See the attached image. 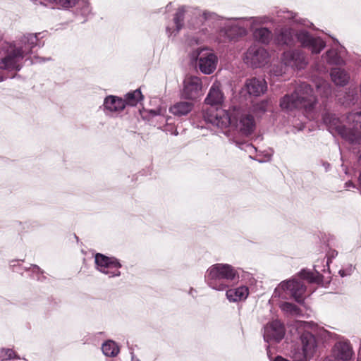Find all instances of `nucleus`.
<instances>
[{
  "mask_svg": "<svg viewBox=\"0 0 361 361\" xmlns=\"http://www.w3.org/2000/svg\"><path fill=\"white\" fill-rule=\"evenodd\" d=\"M202 31L204 33V32H205V31H207V29H205V30H204V29H202Z\"/></svg>",
  "mask_w": 361,
  "mask_h": 361,
  "instance_id": "obj_51",
  "label": "nucleus"
},
{
  "mask_svg": "<svg viewBox=\"0 0 361 361\" xmlns=\"http://www.w3.org/2000/svg\"><path fill=\"white\" fill-rule=\"evenodd\" d=\"M348 123H353V128H348L349 130L358 131L361 133V111L351 112L346 117Z\"/></svg>",
  "mask_w": 361,
  "mask_h": 361,
  "instance_id": "obj_29",
  "label": "nucleus"
},
{
  "mask_svg": "<svg viewBox=\"0 0 361 361\" xmlns=\"http://www.w3.org/2000/svg\"><path fill=\"white\" fill-rule=\"evenodd\" d=\"M149 114L152 115V116H157L159 114V112L157 111V110H151Z\"/></svg>",
  "mask_w": 361,
  "mask_h": 361,
  "instance_id": "obj_46",
  "label": "nucleus"
},
{
  "mask_svg": "<svg viewBox=\"0 0 361 361\" xmlns=\"http://www.w3.org/2000/svg\"><path fill=\"white\" fill-rule=\"evenodd\" d=\"M249 295V289L245 286H242L233 289L226 290V295L230 302H238L245 300Z\"/></svg>",
  "mask_w": 361,
  "mask_h": 361,
  "instance_id": "obj_25",
  "label": "nucleus"
},
{
  "mask_svg": "<svg viewBox=\"0 0 361 361\" xmlns=\"http://www.w3.org/2000/svg\"><path fill=\"white\" fill-rule=\"evenodd\" d=\"M359 161L361 162V153H360V157H359Z\"/></svg>",
  "mask_w": 361,
  "mask_h": 361,
  "instance_id": "obj_52",
  "label": "nucleus"
},
{
  "mask_svg": "<svg viewBox=\"0 0 361 361\" xmlns=\"http://www.w3.org/2000/svg\"><path fill=\"white\" fill-rule=\"evenodd\" d=\"M193 104L190 102H179L170 107V112L176 116H183L188 114L193 109Z\"/></svg>",
  "mask_w": 361,
  "mask_h": 361,
  "instance_id": "obj_26",
  "label": "nucleus"
},
{
  "mask_svg": "<svg viewBox=\"0 0 361 361\" xmlns=\"http://www.w3.org/2000/svg\"><path fill=\"white\" fill-rule=\"evenodd\" d=\"M23 58L13 49L9 48L6 56L1 60L0 68L7 71H20Z\"/></svg>",
  "mask_w": 361,
  "mask_h": 361,
  "instance_id": "obj_19",
  "label": "nucleus"
},
{
  "mask_svg": "<svg viewBox=\"0 0 361 361\" xmlns=\"http://www.w3.org/2000/svg\"><path fill=\"white\" fill-rule=\"evenodd\" d=\"M345 185V188L354 187V185L351 181L346 182Z\"/></svg>",
  "mask_w": 361,
  "mask_h": 361,
  "instance_id": "obj_45",
  "label": "nucleus"
},
{
  "mask_svg": "<svg viewBox=\"0 0 361 361\" xmlns=\"http://www.w3.org/2000/svg\"><path fill=\"white\" fill-rule=\"evenodd\" d=\"M224 100V95L220 89V84L214 82L211 86L204 102L211 106L221 105Z\"/></svg>",
  "mask_w": 361,
  "mask_h": 361,
  "instance_id": "obj_22",
  "label": "nucleus"
},
{
  "mask_svg": "<svg viewBox=\"0 0 361 361\" xmlns=\"http://www.w3.org/2000/svg\"><path fill=\"white\" fill-rule=\"evenodd\" d=\"M284 325L279 320L269 322L264 329V340L269 343H279L285 336Z\"/></svg>",
  "mask_w": 361,
  "mask_h": 361,
  "instance_id": "obj_14",
  "label": "nucleus"
},
{
  "mask_svg": "<svg viewBox=\"0 0 361 361\" xmlns=\"http://www.w3.org/2000/svg\"><path fill=\"white\" fill-rule=\"evenodd\" d=\"M345 52V49L342 46L336 49L332 48L322 55V59L329 65H344L343 55Z\"/></svg>",
  "mask_w": 361,
  "mask_h": 361,
  "instance_id": "obj_21",
  "label": "nucleus"
},
{
  "mask_svg": "<svg viewBox=\"0 0 361 361\" xmlns=\"http://www.w3.org/2000/svg\"><path fill=\"white\" fill-rule=\"evenodd\" d=\"M270 73L275 76H281L283 74L284 71L281 66H273L270 70Z\"/></svg>",
  "mask_w": 361,
  "mask_h": 361,
  "instance_id": "obj_40",
  "label": "nucleus"
},
{
  "mask_svg": "<svg viewBox=\"0 0 361 361\" xmlns=\"http://www.w3.org/2000/svg\"><path fill=\"white\" fill-rule=\"evenodd\" d=\"M295 39L302 47L311 50L312 54H319L326 47V42L321 37H315L305 30L295 33L291 28L283 27L275 31L274 40L277 45L291 47Z\"/></svg>",
  "mask_w": 361,
  "mask_h": 361,
  "instance_id": "obj_1",
  "label": "nucleus"
},
{
  "mask_svg": "<svg viewBox=\"0 0 361 361\" xmlns=\"http://www.w3.org/2000/svg\"><path fill=\"white\" fill-rule=\"evenodd\" d=\"M322 119L332 135L337 133L351 144L361 143V133L358 131L349 130L342 125L340 119L335 114L326 112L323 114Z\"/></svg>",
  "mask_w": 361,
  "mask_h": 361,
  "instance_id": "obj_4",
  "label": "nucleus"
},
{
  "mask_svg": "<svg viewBox=\"0 0 361 361\" xmlns=\"http://www.w3.org/2000/svg\"><path fill=\"white\" fill-rule=\"evenodd\" d=\"M104 111L109 112H120L126 107V102L121 97L109 95L105 97L103 104Z\"/></svg>",
  "mask_w": 361,
  "mask_h": 361,
  "instance_id": "obj_23",
  "label": "nucleus"
},
{
  "mask_svg": "<svg viewBox=\"0 0 361 361\" xmlns=\"http://www.w3.org/2000/svg\"><path fill=\"white\" fill-rule=\"evenodd\" d=\"M316 103L317 98L313 94L311 86L307 82H301L297 85L292 94H286L281 99L280 106L287 111L304 109L308 112Z\"/></svg>",
  "mask_w": 361,
  "mask_h": 361,
  "instance_id": "obj_2",
  "label": "nucleus"
},
{
  "mask_svg": "<svg viewBox=\"0 0 361 361\" xmlns=\"http://www.w3.org/2000/svg\"><path fill=\"white\" fill-rule=\"evenodd\" d=\"M281 60L286 66L299 70L305 68L307 63L304 54L298 50L283 52Z\"/></svg>",
  "mask_w": 361,
  "mask_h": 361,
  "instance_id": "obj_16",
  "label": "nucleus"
},
{
  "mask_svg": "<svg viewBox=\"0 0 361 361\" xmlns=\"http://www.w3.org/2000/svg\"><path fill=\"white\" fill-rule=\"evenodd\" d=\"M194 54H196L197 66L202 73L209 75L216 70L218 59L212 51L207 49H198Z\"/></svg>",
  "mask_w": 361,
  "mask_h": 361,
  "instance_id": "obj_10",
  "label": "nucleus"
},
{
  "mask_svg": "<svg viewBox=\"0 0 361 361\" xmlns=\"http://www.w3.org/2000/svg\"><path fill=\"white\" fill-rule=\"evenodd\" d=\"M94 262L97 269L109 278L118 277L121 274L120 269L122 264L115 257H107L103 254L97 253L94 256Z\"/></svg>",
  "mask_w": 361,
  "mask_h": 361,
  "instance_id": "obj_6",
  "label": "nucleus"
},
{
  "mask_svg": "<svg viewBox=\"0 0 361 361\" xmlns=\"http://www.w3.org/2000/svg\"><path fill=\"white\" fill-rule=\"evenodd\" d=\"M233 142L240 149H244V147H245V150H250V149L256 150V148L252 144L246 143V142H240L238 141H233Z\"/></svg>",
  "mask_w": 361,
  "mask_h": 361,
  "instance_id": "obj_41",
  "label": "nucleus"
},
{
  "mask_svg": "<svg viewBox=\"0 0 361 361\" xmlns=\"http://www.w3.org/2000/svg\"><path fill=\"white\" fill-rule=\"evenodd\" d=\"M231 124L234 125L236 130L244 135H250L255 128L254 117L236 108H233V109Z\"/></svg>",
  "mask_w": 361,
  "mask_h": 361,
  "instance_id": "obj_8",
  "label": "nucleus"
},
{
  "mask_svg": "<svg viewBox=\"0 0 361 361\" xmlns=\"http://www.w3.org/2000/svg\"><path fill=\"white\" fill-rule=\"evenodd\" d=\"M13 262H15L14 261L11 262V263H13ZM11 267H16V264H11Z\"/></svg>",
  "mask_w": 361,
  "mask_h": 361,
  "instance_id": "obj_48",
  "label": "nucleus"
},
{
  "mask_svg": "<svg viewBox=\"0 0 361 361\" xmlns=\"http://www.w3.org/2000/svg\"><path fill=\"white\" fill-rule=\"evenodd\" d=\"M338 255V252L336 250H330L327 254V261L326 266L324 267L323 269H319L318 264L314 265V271H312L308 269H302L299 272V276L302 279H305L307 281L310 283H322L324 281V276L321 273L323 271L324 273L329 272V264L331 262V260L335 258Z\"/></svg>",
  "mask_w": 361,
  "mask_h": 361,
  "instance_id": "obj_12",
  "label": "nucleus"
},
{
  "mask_svg": "<svg viewBox=\"0 0 361 361\" xmlns=\"http://www.w3.org/2000/svg\"><path fill=\"white\" fill-rule=\"evenodd\" d=\"M253 37L256 41L267 44L272 38V33L267 27H260L253 32Z\"/></svg>",
  "mask_w": 361,
  "mask_h": 361,
  "instance_id": "obj_28",
  "label": "nucleus"
},
{
  "mask_svg": "<svg viewBox=\"0 0 361 361\" xmlns=\"http://www.w3.org/2000/svg\"><path fill=\"white\" fill-rule=\"evenodd\" d=\"M28 269H31L33 273H42L40 268L35 264H31L30 267Z\"/></svg>",
  "mask_w": 361,
  "mask_h": 361,
  "instance_id": "obj_43",
  "label": "nucleus"
},
{
  "mask_svg": "<svg viewBox=\"0 0 361 361\" xmlns=\"http://www.w3.org/2000/svg\"><path fill=\"white\" fill-rule=\"evenodd\" d=\"M269 102L267 100H262L259 102L255 104L252 106V111L257 116L263 115L268 109Z\"/></svg>",
  "mask_w": 361,
  "mask_h": 361,
  "instance_id": "obj_36",
  "label": "nucleus"
},
{
  "mask_svg": "<svg viewBox=\"0 0 361 361\" xmlns=\"http://www.w3.org/2000/svg\"><path fill=\"white\" fill-rule=\"evenodd\" d=\"M249 22L251 23H263L257 17L231 18L225 23L221 32H224L225 35L229 39H233L235 37L245 35L249 26Z\"/></svg>",
  "mask_w": 361,
  "mask_h": 361,
  "instance_id": "obj_5",
  "label": "nucleus"
},
{
  "mask_svg": "<svg viewBox=\"0 0 361 361\" xmlns=\"http://www.w3.org/2000/svg\"><path fill=\"white\" fill-rule=\"evenodd\" d=\"M288 290L291 296L298 302H300L302 300V296L306 290V286L301 281L297 279H292L288 281H282L279 286L274 290L273 296L280 297L279 291Z\"/></svg>",
  "mask_w": 361,
  "mask_h": 361,
  "instance_id": "obj_13",
  "label": "nucleus"
},
{
  "mask_svg": "<svg viewBox=\"0 0 361 361\" xmlns=\"http://www.w3.org/2000/svg\"><path fill=\"white\" fill-rule=\"evenodd\" d=\"M35 60H36V61H35L36 63H42V62H45L47 61H50L51 58L50 57H49V58L36 57Z\"/></svg>",
  "mask_w": 361,
  "mask_h": 361,
  "instance_id": "obj_44",
  "label": "nucleus"
},
{
  "mask_svg": "<svg viewBox=\"0 0 361 361\" xmlns=\"http://www.w3.org/2000/svg\"><path fill=\"white\" fill-rule=\"evenodd\" d=\"M245 90L250 96L259 97L267 92V84L263 78H252L246 80Z\"/></svg>",
  "mask_w": 361,
  "mask_h": 361,
  "instance_id": "obj_20",
  "label": "nucleus"
},
{
  "mask_svg": "<svg viewBox=\"0 0 361 361\" xmlns=\"http://www.w3.org/2000/svg\"><path fill=\"white\" fill-rule=\"evenodd\" d=\"M103 353L108 357H115L119 353L117 344L113 341H107L102 346Z\"/></svg>",
  "mask_w": 361,
  "mask_h": 361,
  "instance_id": "obj_30",
  "label": "nucleus"
},
{
  "mask_svg": "<svg viewBox=\"0 0 361 361\" xmlns=\"http://www.w3.org/2000/svg\"><path fill=\"white\" fill-rule=\"evenodd\" d=\"M206 37H207L206 36L204 37H201L200 40L203 41L204 39V38H206Z\"/></svg>",
  "mask_w": 361,
  "mask_h": 361,
  "instance_id": "obj_49",
  "label": "nucleus"
},
{
  "mask_svg": "<svg viewBox=\"0 0 361 361\" xmlns=\"http://www.w3.org/2000/svg\"><path fill=\"white\" fill-rule=\"evenodd\" d=\"M332 355L336 361L350 360L354 355L350 341L346 339H341L337 341L332 348Z\"/></svg>",
  "mask_w": 361,
  "mask_h": 361,
  "instance_id": "obj_18",
  "label": "nucleus"
},
{
  "mask_svg": "<svg viewBox=\"0 0 361 361\" xmlns=\"http://www.w3.org/2000/svg\"><path fill=\"white\" fill-rule=\"evenodd\" d=\"M280 307L286 313H290L293 315H299L300 314V308L295 304L283 302Z\"/></svg>",
  "mask_w": 361,
  "mask_h": 361,
  "instance_id": "obj_37",
  "label": "nucleus"
},
{
  "mask_svg": "<svg viewBox=\"0 0 361 361\" xmlns=\"http://www.w3.org/2000/svg\"><path fill=\"white\" fill-rule=\"evenodd\" d=\"M238 278L237 270L231 264L217 263L209 267L204 275V281L209 287L223 291L228 286V282Z\"/></svg>",
  "mask_w": 361,
  "mask_h": 361,
  "instance_id": "obj_3",
  "label": "nucleus"
},
{
  "mask_svg": "<svg viewBox=\"0 0 361 361\" xmlns=\"http://www.w3.org/2000/svg\"><path fill=\"white\" fill-rule=\"evenodd\" d=\"M233 111L228 113L222 109H209L204 111L203 118L209 123L220 128H225L232 123Z\"/></svg>",
  "mask_w": 361,
  "mask_h": 361,
  "instance_id": "obj_11",
  "label": "nucleus"
},
{
  "mask_svg": "<svg viewBox=\"0 0 361 361\" xmlns=\"http://www.w3.org/2000/svg\"><path fill=\"white\" fill-rule=\"evenodd\" d=\"M276 17L279 23H285L286 20H294L295 22L303 24L300 20L295 19L296 13L288 10H279L276 11Z\"/></svg>",
  "mask_w": 361,
  "mask_h": 361,
  "instance_id": "obj_33",
  "label": "nucleus"
},
{
  "mask_svg": "<svg viewBox=\"0 0 361 361\" xmlns=\"http://www.w3.org/2000/svg\"><path fill=\"white\" fill-rule=\"evenodd\" d=\"M330 75L335 85L339 86L345 85L350 79V76L348 73L343 69L339 68H333L331 70Z\"/></svg>",
  "mask_w": 361,
  "mask_h": 361,
  "instance_id": "obj_27",
  "label": "nucleus"
},
{
  "mask_svg": "<svg viewBox=\"0 0 361 361\" xmlns=\"http://www.w3.org/2000/svg\"><path fill=\"white\" fill-rule=\"evenodd\" d=\"M196 293V290H195V289H194L193 288H191L190 289V290H189V294H190V295H192V296L194 297V295H193V293Z\"/></svg>",
  "mask_w": 361,
  "mask_h": 361,
  "instance_id": "obj_47",
  "label": "nucleus"
},
{
  "mask_svg": "<svg viewBox=\"0 0 361 361\" xmlns=\"http://www.w3.org/2000/svg\"><path fill=\"white\" fill-rule=\"evenodd\" d=\"M169 30H170V28L169 27H166V31L169 32Z\"/></svg>",
  "mask_w": 361,
  "mask_h": 361,
  "instance_id": "obj_53",
  "label": "nucleus"
},
{
  "mask_svg": "<svg viewBox=\"0 0 361 361\" xmlns=\"http://www.w3.org/2000/svg\"><path fill=\"white\" fill-rule=\"evenodd\" d=\"M79 0H35V4H40L51 8H70L75 6Z\"/></svg>",
  "mask_w": 361,
  "mask_h": 361,
  "instance_id": "obj_24",
  "label": "nucleus"
},
{
  "mask_svg": "<svg viewBox=\"0 0 361 361\" xmlns=\"http://www.w3.org/2000/svg\"><path fill=\"white\" fill-rule=\"evenodd\" d=\"M195 14H198L200 16V21H202V20H204V21H208L209 20H217L219 18V16L216 13L208 11H204L200 15V11L197 10Z\"/></svg>",
  "mask_w": 361,
  "mask_h": 361,
  "instance_id": "obj_38",
  "label": "nucleus"
},
{
  "mask_svg": "<svg viewBox=\"0 0 361 361\" xmlns=\"http://www.w3.org/2000/svg\"><path fill=\"white\" fill-rule=\"evenodd\" d=\"M358 97L357 90L355 87H349L344 96L343 104L350 106L354 105L357 102Z\"/></svg>",
  "mask_w": 361,
  "mask_h": 361,
  "instance_id": "obj_34",
  "label": "nucleus"
},
{
  "mask_svg": "<svg viewBox=\"0 0 361 361\" xmlns=\"http://www.w3.org/2000/svg\"><path fill=\"white\" fill-rule=\"evenodd\" d=\"M269 54L263 47L252 45L245 53L243 61L252 68H260L268 63Z\"/></svg>",
  "mask_w": 361,
  "mask_h": 361,
  "instance_id": "obj_9",
  "label": "nucleus"
},
{
  "mask_svg": "<svg viewBox=\"0 0 361 361\" xmlns=\"http://www.w3.org/2000/svg\"><path fill=\"white\" fill-rule=\"evenodd\" d=\"M39 33H27L10 44L9 48L13 49L23 59L32 54V49L39 45L38 35Z\"/></svg>",
  "mask_w": 361,
  "mask_h": 361,
  "instance_id": "obj_7",
  "label": "nucleus"
},
{
  "mask_svg": "<svg viewBox=\"0 0 361 361\" xmlns=\"http://www.w3.org/2000/svg\"><path fill=\"white\" fill-rule=\"evenodd\" d=\"M300 341L302 343V352L297 351L295 354L298 355L299 358H302V356L305 357V360L309 361V358L313 356L316 348L317 342L316 338L310 332H304L300 336Z\"/></svg>",
  "mask_w": 361,
  "mask_h": 361,
  "instance_id": "obj_17",
  "label": "nucleus"
},
{
  "mask_svg": "<svg viewBox=\"0 0 361 361\" xmlns=\"http://www.w3.org/2000/svg\"><path fill=\"white\" fill-rule=\"evenodd\" d=\"M4 80V78L3 77H0V82L3 81Z\"/></svg>",
  "mask_w": 361,
  "mask_h": 361,
  "instance_id": "obj_50",
  "label": "nucleus"
},
{
  "mask_svg": "<svg viewBox=\"0 0 361 361\" xmlns=\"http://www.w3.org/2000/svg\"><path fill=\"white\" fill-rule=\"evenodd\" d=\"M143 97L141 91L137 89L132 92H128L125 95L126 106H136L137 104L142 99Z\"/></svg>",
  "mask_w": 361,
  "mask_h": 361,
  "instance_id": "obj_31",
  "label": "nucleus"
},
{
  "mask_svg": "<svg viewBox=\"0 0 361 361\" xmlns=\"http://www.w3.org/2000/svg\"><path fill=\"white\" fill-rule=\"evenodd\" d=\"M2 353H4V355L6 359L11 360L15 357H16L15 352L12 349H2Z\"/></svg>",
  "mask_w": 361,
  "mask_h": 361,
  "instance_id": "obj_42",
  "label": "nucleus"
},
{
  "mask_svg": "<svg viewBox=\"0 0 361 361\" xmlns=\"http://www.w3.org/2000/svg\"><path fill=\"white\" fill-rule=\"evenodd\" d=\"M355 267L352 264H348L346 267L339 271V274L341 277L350 276L353 274Z\"/></svg>",
  "mask_w": 361,
  "mask_h": 361,
  "instance_id": "obj_39",
  "label": "nucleus"
},
{
  "mask_svg": "<svg viewBox=\"0 0 361 361\" xmlns=\"http://www.w3.org/2000/svg\"><path fill=\"white\" fill-rule=\"evenodd\" d=\"M183 97L188 99H196L201 95L202 84L197 76H188L183 82Z\"/></svg>",
  "mask_w": 361,
  "mask_h": 361,
  "instance_id": "obj_15",
  "label": "nucleus"
},
{
  "mask_svg": "<svg viewBox=\"0 0 361 361\" xmlns=\"http://www.w3.org/2000/svg\"><path fill=\"white\" fill-rule=\"evenodd\" d=\"M185 8L184 7L179 8L176 13L173 21L176 25V31L178 33L183 26Z\"/></svg>",
  "mask_w": 361,
  "mask_h": 361,
  "instance_id": "obj_35",
  "label": "nucleus"
},
{
  "mask_svg": "<svg viewBox=\"0 0 361 361\" xmlns=\"http://www.w3.org/2000/svg\"><path fill=\"white\" fill-rule=\"evenodd\" d=\"M316 90L322 97L328 98L331 95L332 89L331 85L326 80H319L316 83Z\"/></svg>",
  "mask_w": 361,
  "mask_h": 361,
  "instance_id": "obj_32",
  "label": "nucleus"
}]
</instances>
